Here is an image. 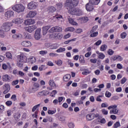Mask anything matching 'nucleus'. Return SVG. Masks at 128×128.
Instances as JSON below:
<instances>
[{
    "label": "nucleus",
    "instance_id": "nucleus-54",
    "mask_svg": "<svg viewBox=\"0 0 128 128\" xmlns=\"http://www.w3.org/2000/svg\"><path fill=\"white\" fill-rule=\"evenodd\" d=\"M108 103H106V102L102 103L101 104L102 108H108Z\"/></svg>",
    "mask_w": 128,
    "mask_h": 128
},
{
    "label": "nucleus",
    "instance_id": "nucleus-27",
    "mask_svg": "<svg viewBox=\"0 0 128 128\" xmlns=\"http://www.w3.org/2000/svg\"><path fill=\"white\" fill-rule=\"evenodd\" d=\"M89 2L92 4H98L100 2V0H89Z\"/></svg>",
    "mask_w": 128,
    "mask_h": 128
},
{
    "label": "nucleus",
    "instance_id": "nucleus-49",
    "mask_svg": "<svg viewBox=\"0 0 128 128\" xmlns=\"http://www.w3.org/2000/svg\"><path fill=\"white\" fill-rule=\"evenodd\" d=\"M120 126V122H117L114 124L113 128H118V126Z\"/></svg>",
    "mask_w": 128,
    "mask_h": 128
},
{
    "label": "nucleus",
    "instance_id": "nucleus-26",
    "mask_svg": "<svg viewBox=\"0 0 128 128\" xmlns=\"http://www.w3.org/2000/svg\"><path fill=\"white\" fill-rule=\"evenodd\" d=\"M118 112V110L116 108L115 109H112L110 111V114H116Z\"/></svg>",
    "mask_w": 128,
    "mask_h": 128
},
{
    "label": "nucleus",
    "instance_id": "nucleus-6",
    "mask_svg": "<svg viewBox=\"0 0 128 128\" xmlns=\"http://www.w3.org/2000/svg\"><path fill=\"white\" fill-rule=\"evenodd\" d=\"M62 30V27L60 26H56L52 27L49 30L50 32H60Z\"/></svg>",
    "mask_w": 128,
    "mask_h": 128
},
{
    "label": "nucleus",
    "instance_id": "nucleus-16",
    "mask_svg": "<svg viewBox=\"0 0 128 128\" xmlns=\"http://www.w3.org/2000/svg\"><path fill=\"white\" fill-rule=\"evenodd\" d=\"M50 28V26H46L42 28L43 36H46L48 33V30Z\"/></svg>",
    "mask_w": 128,
    "mask_h": 128
},
{
    "label": "nucleus",
    "instance_id": "nucleus-41",
    "mask_svg": "<svg viewBox=\"0 0 128 128\" xmlns=\"http://www.w3.org/2000/svg\"><path fill=\"white\" fill-rule=\"evenodd\" d=\"M102 96H102V95H100V96H98L96 98V100L97 102H102V100L100 98H102Z\"/></svg>",
    "mask_w": 128,
    "mask_h": 128
},
{
    "label": "nucleus",
    "instance_id": "nucleus-23",
    "mask_svg": "<svg viewBox=\"0 0 128 128\" xmlns=\"http://www.w3.org/2000/svg\"><path fill=\"white\" fill-rule=\"evenodd\" d=\"M28 60L32 64H34V62H36V58L34 56L30 57V58H28Z\"/></svg>",
    "mask_w": 128,
    "mask_h": 128
},
{
    "label": "nucleus",
    "instance_id": "nucleus-10",
    "mask_svg": "<svg viewBox=\"0 0 128 128\" xmlns=\"http://www.w3.org/2000/svg\"><path fill=\"white\" fill-rule=\"evenodd\" d=\"M26 30V32H32L34 30H36V26H29L28 27H26L25 28Z\"/></svg>",
    "mask_w": 128,
    "mask_h": 128
},
{
    "label": "nucleus",
    "instance_id": "nucleus-58",
    "mask_svg": "<svg viewBox=\"0 0 128 128\" xmlns=\"http://www.w3.org/2000/svg\"><path fill=\"white\" fill-rule=\"evenodd\" d=\"M6 104L8 106H10L12 104V102L10 100H8Z\"/></svg>",
    "mask_w": 128,
    "mask_h": 128
},
{
    "label": "nucleus",
    "instance_id": "nucleus-1",
    "mask_svg": "<svg viewBox=\"0 0 128 128\" xmlns=\"http://www.w3.org/2000/svg\"><path fill=\"white\" fill-rule=\"evenodd\" d=\"M80 2V0H66L65 6L69 10V12L71 14L74 16H82V11L78 8H74V6H76Z\"/></svg>",
    "mask_w": 128,
    "mask_h": 128
},
{
    "label": "nucleus",
    "instance_id": "nucleus-46",
    "mask_svg": "<svg viewBox=\"0 0 128 128\" xmlns=\"http://www.w3.org/2000/svg\"><path fill=\"white\" fill-rule=\"evenodd\" d=\"M27 92L28 94H33L34 92H34V89H33V88H29Z\"/></svg>",
    "mask_w": 128,
    "mask_h": 128
},
{
    "label": "nucleus",
    "instance_id": "nucleus-25",
    "mask_svg": "<svg viewBox=\"0 0 128 128\" xmlns=\"http://www.w3.org/2000/svg\"><path fill=\"white\" fill-rule=\"evenodd\" d=\"M14 118H15L16 120H18V118H20V114L18 112L14 113Z\"/></svg>",
    "mask_w": 128,
    "mask_h": 128
},
{
    "label": "nucleus",
    "instance_id": "nucleus-8",
    "mask_svg": "<svg viewBox=\"0 0 128 128\" xmlns=\"http://www.w3.org/2000/svg\"><path fill=\"white\" fill-rule=\"evenodd\" d=\"M3 90H4L3 94H8V92L10 90V84H6L3 86Z\"/></svg>",
    "mask_w": 128,
    "mask_h": 128
},
{
    "label": "nucleus",
    "instance_id": "nucleus-51",
    "mask_svg": "<svg viewBox=\"0 0 128 128\" xmlns=\"http://www.w3.org/2000/svg\"><path fill=\"white\" fill-rule=\"evenodd\" d=\"M47 54H48V51L46 50H41L40 52V54H41V56H44Z\"/></svg>",
    "mask_w": 128,
    "mask_h": 128
},
{
    "label": "nucleus",
    "instance_id": "nucleus-47",
    "mask_svg": "<svg viewBox=\"0 0 128 128\" xmlns=\"http://www.w3.org/2000/svg\"><path fill=\"white\" fill-rule=\"evenodd\" d=\"M68 126L70 128H74V124L72 122L68 123Z\"/></svg>",
    "mask_w": 128,
    "mask_h": 128
},
{
    "label": "nucleus",
    "instance_id": "nucleus-20",
    "mask_svg": "<svg viewBox=\"0 0 128 128\" xmlns=\"http://www.w3.org/2000/svg\"><path fill=\"white\" fill-rule=\"evenodd\" d=\"M33 90H34V92H38V88H40V84L38 83H34V87L32 88Z\"/></svg>",
    "mask_w": 128,
    "mask_h": 128
},
{
    "label": "nucleus",
    "instance_id": "nucleus-59",
    "mask_svg": "<svg viewBox=\"0 0 128 128\" xmlns=\"http://www.w3.org/2000/svg\"><path fill=\"white\" fill-rule=\"evenodd\" d=\"M56 38H58V40H62V34H58L56 36Z\"/></svg>",
    "mask_w": 128,
    "mask_h": 128
},
{
    "label": "nucleus",
    "instance_id": "nucleus-33",
    "mask_svg": "<svg viewBox=\"0 0 128 128\" xmlns=\"http://www.w3.org/2000/svg\"><path fill=\"white\" fill-rule=\"evenodd\" d=\"M76 40V38H74L73 39L68 40L67 41H65L64 42V44H70V42H74Z\"/></svg>",
    "mask_w": 128,
    "mask_h": 128
},
{
    "label": "nucleus",
    "instance_id": "nucleus-57",
    "mask_svg": "<svg viewBox=\"0 0 128 128\" xmlns=\"http://www.w3.org/2000/svg\"><path fill=\"white\" fill-rule=\"evenodd\" d=\"M126 82V78L124 77L121 80L120 84H124Z\"/></svg>",
    "mask_w": 128,
    "mask_h": 128
},
{
    "label": "nucleus",
    "instance_id": "nucleus-18",
    "mask_svg": "<svg viewBox=\"0 0 128 128\" xmlns=\"http://www.w3.org/2000/svg\"><path fill=\"white\" fill-rule=\"evenodd\" d=\"M56 10V8L54 6H50L48 8V12L50 14H52L53 12H54Z\"/></svg>",
    "mask_w": 128,
    "mask_h": 128
},
{
    "label": "nucleus",
    "instance_id": "nucleus-53",
    "mask_svg": "<svg viewBox=\"0 0 128 128\" xmlns=\"http://www.w3.org/2000/svg\"><path fill=\"white\" fill-rule=\"evenodd\" d=\"M56 62L58 66H60L61 64H62V61L60 60H58L57 61H56Z\"/></svg>",
    "mask_w": 128,
    "mask_h": 128
},
{
    "label": "nucleus",
    "instance_id": "nucleus-62",
    "mask_svg": "<svg viewBox=\"0 0 128 128\" xmlns=\"http://www.w3.org/2000/svg\"><path fill=\"white\" fill-rule=\"evenodd\" d=\"M126 33L124 32L121 34L122 38H126Z\"/></svg>",
    "mask_w": 128,
    "mask_h": 128
},
{
    "label": "nucleus",
    "instance_id": "nucleus-56",
    "mask_svg": "<svg viewBox=\"0 0 128 128\" xmlns=\"http://www.w3.org/2000/svg\"><path fill=\"white\" fill-rule=\"evenodd\" d=\"M116 60H119L120 62H122L123 58H122L120 56H116Z\"/></svg>",
    "mask_w": 128,
    "mask_h": 128
},
{
    "label": "nucleus",
    "instance_id": "nucleus-34",
    "mask_svg": "<svg viewBox=\"0 0 128 128\" xmlns=\"http://www.w3.org/2000/svg\"><path fill=\"white\" fill-rule=\"evenodd\" d=\"M49 85L50 86H52V88H54L56 86V83L52 80H50L49 81Z\"/></svg>",
    "mask_w": 128,
    "mask_h": 128
},
{
    "label": "nucleus",
    "instance_id": "nucleus-5",
    "mask_svg": "<svg viewBox=\"0 0 128 128\" xmlns=\"http://www.w3.org/2000/svg\"><path fill=\"white\" fill-rule=\"evenodd\" d=\"M96 5L89 1L88 3L86 6V8L88 12H92L94 10V6Z\"/></svg>",
    "mask_w": 128,
    "mask_h": 128
},
{
    "label": "nucleus",
    "instance_id": "nucleus-35",
    "mask_svg": "<svg viewBox=\"0 0 128 128\" xmlns=\"http://www.w3.org/2000/svg\"><path fill=\"white\" fill-rule=\"evenodd\" d=\"M107 48H108V46L106 45V44L102 45L100 48V50H102V52H104V50H106Z\"/></svg>",
    "mask_w": 128,
    "mask_h": 128
},
{
    "label": "nucleus",
    "instance_id": "nucleus-42",
    "mask_svg": "<svg viewBox=\"0 0 128 128\" xmlns=\"http://www.w3.org/2000/svg\"><path fill=\"white\" fill-rule=\"evenodd\" d=\"M105 56H104V54L103 53L100 52L99 54L98 58H100V60H104V58H105Z\"/></svg>",
    "mask_w": 128,
    "mask_h": 128
},
{
    "label": "nucleus",
    "instance_id": "nucleus-14",
    "mask_svg": "<svg viewBox=\"0 0 128 128\" xmlns=\"http://www.w3.org/2000/svg\"><path fill=\"white\" fill-rule=\"evenodd\" d=\"M26 26H30V24H34V20L32 19H28L26 20L24 22Z\"/></svg>",
    "mask_w": 128,
    "mask_h": 128
},
{
    "label": "nucleus",
    "instance_id": "nucleus-21",
    "mask_svg": "<svg viewBox=\"0 0 128 128\" xmlns=\"http://www.w3.org/2000/svg\"><path fill=\"white\" fill-rule=\"evenodd\" d=\"M86 119L87 120H94V115H92V114H88L86 116Z\"/></svg>",
    "mask_w": 128,
    "mask_h": 128
},
{
    "label": "nucleus",
    "instance_id": "nucleus-19",
    "mask_svg": "<svg viewBox=\"0 0 128 128\" xmlns=\"http://www.w3.org/2000/svg\"><path fill=\"white\" fill-rule=\"evenodd\" d=\"M36 15V11H30L28 14V16L30 18H34Z\"/></svg>",
    "mask_w": 128,
    "mask_h": 128
},
{
    "label": "nucleus",
    "instance_id": "nucleus-38",
    "mask_svg": "<svg viewBox=\"0 0 128 128\" xmlns=\"http://www.w3.org/2000/svg\"><path fill=\"white\" fill-rule=\"evenodd\" d=\"M12 124V122L10 120H8V121H4L2 123V126H8V124Z\"/></svg>",
    "mask_w": 128,
    "mask_h": 128
},
{
    "label": "nucleus",
    "instance_id": "nucleus-48",
    "mask_svg": "<svg viewBox=\"0 0 128 128\" xmlns=\"http://www.w3.org/2000/svg\"><path fill=\"white\" fill-rule=\"evenodd\" d=\"M98 34V32H96L92 34L90 36H91V38H96V36H97Z\"/></svg>",
    "mask_w": 128,
    "mask_h": 128
},
{
    "label": "nucleus",
    "instance_id": "nucleus-60",
    "mask_svg": "<svg viewBox=\"0 0 128 128\" xmlns=\"http://www.w3.org/2000/svg\"><path fill=\"white\" fill-rule=\"evenodd\" d=\"M18 84V80H15L12 82V86H16Z\"/></svg>",
    "mask_w": 128,
    "mask_h": 128
},
{
    "label": "nucleus",
    "instance_id": "nucleus-52",
    "mask_svg": "<svg viewBox=\"0 0 128 128\" xmlns=\"http://www.w3.org/2000/svg\"><path fill=\"white\" fill-rule=\"evenodd\" d=\"M58 120L61 122H64V120H66V116H59Z\"/></svg>",
    "mask_w": 128,
    "mask_h": 128
},
{
    "label": "nucleus",
    "instance_id": "nucleus-55",
    "mask_svg": "<svg viewBox=\"0 0 128 128\" xmlns=\"http://www.w3.org/2000/svg\"><path fill=\"white\" fill-rule=\"evenodd\" d=\"M90 74V72L88 70L82 72V74H84V76H88V74Z\"/></svg>",
    "mask_w": 128,
    "mask_h": 128
},
{
    "label": "nucleus",
    "instance_id": "nucleus-7",
    "mask_svg": "<svg viewBox=\"0 0 128 128\" xmlns=\"http://www.w3.org/2000/svg\"><path fill=\"white\" fill-rule=\"evenodd\" d=\"M41 30H42L40 28H38L35 32L34 36L35 39L37 40H40V38H41V36H40Z\"/></svg>",
    "mask_w": 128,
    "mask_h": 128
},
{
    "label": "nucleus",
    "instance_id": "nucleus-11",
    "mask_svg": "<svg viewBox=\"0 0 128 128\" xmlns=\"http://www.w3.org/2000/svg\"><path fill=\"white\" fill-rule=\"evenodd\" d=\"M28 8L29 10H34L36 8V5L34 2H31L28 4Z\"/></svg>",
    "mask_w": 128,
    "mask_h": 128
},
{
    "label": "nucleus",
    "instance_id": "nucleus-13",
    "mask_svg": "<svg viewBox=\"0 0 128 128\" xmlns=\"http://www.w3.org/2000/svg\"><path fill=\"white\" fill-rule=\"evenodd\" d=\"M22 46L26 48H30L32 46V43L30 41H24L22 42Z\"/></svg>",
    "mask_w": 128,
    "mask_h": 128
},
{
    "label": "nucleus",
    "instance_id": "nucleus-61",
    "mask_svg": "<svg viewBox=\"0 0 128 128\" xmlns=\"http://www.w3.org/2000/svg\"><path fill=\"white\" fill-rule=\"evenodd\" d=\"M98 60L96 58L94 59H90V62H92V64H96V61Z\"/></svg>",
    "mask_w": 128,
    "mask_h": 128
},
{
    "label": "nucleus",
    "instance_id": "nucleus-45",
    "mask_svg": "<svg viewBox=\"0 0 128 128\" xmlns=\"http://www.w3.org/2000/svg\"><path fill=\"white\" fill-rule=\"evenodd\" d=\"M105 96L106 98H110V96H112V93L108 91H106Z\"/></svg>",
    "mask_w": 128,
    "mask_h": 128
},
{
    "label": "nucleus",
    "instance_id": "nucleus-43",
    "mask_svg": "<svg viewBox=\"0 0 128 128\" xmlns=\"http://www.w3.org/2000/svg\"><path fill=\"white\" fill-rule=\"evenodd\" d=\"M118 108V106L114 104V105H112V106H110L108 107V110H112H112H114L116 108Z\"/></svg>",
    "mask_w": 128,
    "mask_h": 128
},
{
    "label": "nucleus",
    "instance_id": "nucleus-44",
    "mask_svg": "<svg viewBox=\"0 0 128 128\" xmlns=\"http://www.w3.org/2000/svg\"><path fill=\"white\" fill-rule=\"evenodd\" d=\"M102 114H104V116H106L108 114V110H106V109H102L101 110Z\"/></svg>",
    "mask_w": 128,
    "mask_h": 128
},
{
    "label": "nucleus",
    "instance_id": "nucleus-4",
    "mask_svg": "<svg viewBox=\"0 0 128 128\" xmlns=\"http://www.w3.org/2000/svg\"><path fill=\"white\" fill-rule=\"evenodd\" d=\"M12 10L16 12H22L26 10V8L22 4H17L12 7Z\"/></svg>",
    "mask_w": 128,
    "mask_h": 128
},
{
    "label": "nucleus",
    "instance_id": "nucleus-29",
    "mask_svg": "<svg viewBox=\"0 0 128 128\" xmlns=\"http://www.w3.org/2000/svg\"><path fill=\"white\" fill-rule=\"evenodd\" d=\"M70 79V74H68L64 76V80L65 82H68V80Z\"/></svg>",
    "mask_w": 128,
    "mask_h": 128
},
{
    "label": "nucleus",
    "instance_id": "nucleus-36",
    "mask_svg": "<svg viewBox=\"0 0 128 128\" xmlns=\"http://www.w3.org/2000/svg\"><path fill=\"white\" fill-rule=\"evenodd\" d=\"M56 52H66V48H60L56 50Z\"/></svg>",
    "mask_w": 128,
    "mask_h": 128
},
{
    "label": "nucleus",
    "instance_id": "nucleus-2",
    "mask_svg": "<svg viewBox=\"0 0 128 128\" xmlns=\"http://www.w3.org/2000/svg\"><path fill=\"white\" fill-rule=\"evenodd\" d=\"M12 26V22H6L2 24L0 29V38H4V32H10V28Z\"/></svg>",
    "mask_w": 128,
    "mask_h": 128
},
{
    "label": "nucleus",
    "instance_id": "nucleus-64",
    "mask_svg": "<svg viewBox=\"0 0 128 128\" xmlns=\"http://www.w3.org/2000/svg\"><path fill=\"white\" fill-rule=\"evenodd\" d=\"M102 44V41L101 40H98V41H97L95 44V46H100V44Z\"/></svg>",
    "mask_w": 128,
    "mask_h": 128
},
{
    "label": "nucleus",
    "instance_id": "nucleus-9",
    "mask_svg": "<svg viewBox=\"0 0 128 128\" xmlns=\"http://www.w3.org/2000/svg\"><path fill=\"white\" fill-rule=\"evenodd\" d=\"M14 12L12 10H8L5 12L4 16L7 18H10L14 16Z\"/></svg>",
    "mask_w": 128,
    "mask_h": 128
},
{
    "label": "nucleus",
    "instance_id": "nucleus-17",
    "mask_svg": "<svg viewBox=\"0 0 128 128\" xmlns=\"http://www.w3.org/2000/svg\"><path fill=\"white\" fill-rule=\"evenodd\" d=\"M48 90H42L38 93V96H48Z\"/></svg>",
    "mask_w": 128,
    "mask_h": 128
},
{
    "label": "nucleus",
    "instance_id": "nucleus-15",
    "mask_svg": "<svg viewBox=\"0 0 128 128\" xmlns=\"http://www.w3.org/2000/svg\"><path fill=\"white\" fill-rule=\"evenodd\" d=\"M2 80L4 82H10V77L8 74H4L2 76Z\"/></svg>",
    "mask_w": 128,
    "mask_h": 128
},
{
    "label": "nucleus",
    "instance_id": "nucleus-12",
    "mask_svg": "<svg viewBox=\"0 0 128 128\" xmlns=\"http://www.w3.org/2000/svg\"><path fill=\"white\" fill-rule=\"evenodd\" d=\"M24 22V20L20 18H15L12 20V22L14 24H20Z\"/></svg>",
    "mask_w": 128,
    "mask_h": 128
},
{
    "label": "nucleus",
    "instance_id": "nucleus-3",
    "mask_svg": "<svg viewBox=\"0 0 128 128\" xmlns=\"http://www.w3.org/2000/svg\"><path fill=\"white\" fill-rule=\"evenodd\" d=\"M26 58V56L21 54L17 56V62L16 66L18 68H22L24 66V60Z\"/></svg>",
    "mask_w": 128,
    "mask_h": 128
},
{
    "label": "nucleus",
    "instance_id": "nucleus-40",
    "mask_svg": "<svg viewBox=\"0 0 128 128\" xmlns=\"http://www.w3.org/2000/svg\"><path fill=\"white\" fill-rule=\"evenodd\" d=\"M40 106V104H38L34 106L32 109V112H36V110L38 108H39Z\"/></svg>",
    "mask_w": 128,
    "mask_h": 128
},
{
    "label": "nucleus",
    "instance_id": "nucleus-50",
    "mask_svg": "<svg viewBox=\"0 0 128 128\" xmlns=\"http://www.w3.org/2000/svg\"><path fill=\"white\" fill-rule=\"evenodd\" d=\"M114 50H112V49H109L108 50V54L109 56H112L114 54Z\"/></svg>",
    "mask_w": 128,
    "mask_h": 128
},
{
    "label": "nucleus",
    "instance_id": "nucleus-22",
    "mask_svg": "<svg viewBox=\"0 0 128 128\" xmlns=\"http://www.w3.org/2000/svg\"><path fill=\"white\" fill-rule=\"evenodd\" d=\"M14 40H20L22 38V34H14L12 36Z\"/></svg>",
    "mask_w": 128,
    "mask_h": 128
},
{
    "label": "nucleus",
    "instance_id": "nucleus-31",
    "mask_svg": "<svg viewBox=\"0 0 128 128\" xmlns=\"http://www.w3.org/2000/svg\"><path fill=\"white\" fill-rule=\"evenodd\" d=\"M74 30V28L73 27H68L65 29V32H72Z\"/></svg>",
    "mask_w": 128,
    "mask_h": 128
},
{
    "label": "nucleus",
    "instance_id": "nucleus-24",
    "mask_svg": "<svg viewBox=\"0 0 128 128\" xmlns=\"http://www.w3.org/2000/svg\"><path fill=\"white\" fill-rule=\"evenodd\" d=\"M68 20L70 24H72V26H78V23L74 22V19L72 18H68Z\"/></svg>",
    "mask_w": 128,
    "mask_h": 128
},
{
    "label": "nucleus",
    "instance_id": "nucleus-39",
    "mask_svg": "<svg viewBox=\"0 0 128 128\" xmlns=\"http://www.w3.org/2000/svg\"><path fill=\"white\" fill-rule=\"evenodd\" d=\"M56 94H58V92L56 91V90H54L51 92V96H52V98H54V96H56Z\"/></svg>",
    "mask_w": 128,
    "mask_h": 128
},
{
    "label": "nucleus",
    "instance_id": "nucleus-37",
    "mask_svg": "<svg viewBox=\"0 0 128 128\" xmlns=\"http://www.w3.org/2000/svg\"><path fill=\"white\" fill-rule=\"evenodd\" d=\"M56 112V110H48V114H54Z\"/></svg>",
    "mask_w": 128,
    "mask_h": 128
},
{
    "label": "nucleus",
    "instance_id": "nucleus-30",
    "mask_svg": "<svg viewBox=\"0 0 128 128\" xmlns=\"http://www.w3.org/2000/svg\"><path fill=\"white\" fill-rule=\"evenodd\" d=\"M79 62L81 64H84L86 62V60H84V56H80L79 58Z\"/></svg>",
    "mask_w": 128,
    "mask_h": 128
},
{
    "label": "nucleus",
    "instance_id": "nucleus-63",
    "mask_svg": "<svg viewBox=\"0 0 128 128\" xmlns=\"http://www.w3.org/2000/svg\"><path fill=\"white\" fill-rule=\"evenodd\" d=\"M2 70H6V68H8V65L6 64H4L2 65Z\"/></svg>",
    "mask_w": 128,
    "mask_h": 128
},
{
    "label": "nucleus",
    "instance_id": "nucleus-32",
    "mask_svg": "<svg viewBox=\"0 0 128 128\" xmlns=\"http://www.w3.org/2000/svg\"><path fill=\"white\" fill-rule=\"evenodd\" d=\"M6 58H8L9 60H12V53H10V52H6Z\"/></svg>",
    "mask_w": 128,
    "mask_h": 128
},
{
    "label": "nucleus",
    "instance_id": "nucleus-28",
    "mask_svg": "<svg viewBox=\"0 0 128 128\" xmlns=\"http://www.w3.org/2000/svg\"><path fill=\"white\" fill-rule=\"evenodd\" d=\"M57 10H62V3L59 2L56 4V6Z\"/></svg>",
    "mask_w": 128,
    "mask_h": 128
}]
</instances>
